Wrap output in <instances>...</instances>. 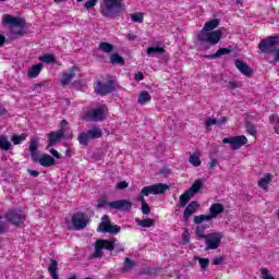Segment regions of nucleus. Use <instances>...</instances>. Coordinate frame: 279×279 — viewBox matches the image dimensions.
Returning <instances> with one entry per match:
<instances>
[{
  "mask_svg": "<svg viewBox=\"0 0 279 279\" xmlns=\"http://www.w3.org/2000/svg\"><path fill=\"white\" fill-rule=\"evenodd\" d=\"M219 23V19H214L205 23L203 29L198 34V40L201 43L202 49L208 50L210 49V47L217 45L221 40V36H223V33L221 32V29H217Z\"/></svg>",
  "mask_w": 279,
  "mask_h": 279,
  "instance_id": "f257e3e1",
  "label": "nucleus"
},
{
  "mask_svg": "<svg viewBox=\"0 0 279 279\" xmlns=\"http://www.w3.org/2000/svg\"><path fill=\"white\" fill-rule=\"evenodd\" d=\"M125 12L124 0H102L100 5V14L106 19H120Z\"/></svg>",
  "mask_w": 279,
  "mask_h": 279,
  "instance_id": "f03ea898",
  "label": "nucleus"
},
{
  "mask_svg": "<svg viewBox=\"0 0 279 279\" xmlns=\"http://www.w3.org/2000/svg\"><path fill=\"white\" fill-rule=\"evenodd\" d=\"M28 150L33 162L40 163L41 167H53L56 166V159L51 155H39L38 153V138L29 142Z\"/></svg>",
  "mask_w": 279,
  "mask_h": 279,
  "instance_id": "7ed1b4c3",
  "label": "nucleus"
},
{
  "mask_svg": "<svg viewBox=\"0 0 279 279\" xmlns=\"http://www.w3.org/2000/svg\"><path fill=\"white\" fill-rule=\"evenodd\" d=\"M3 25H9L11 34L23 36L25 34V20L12 16L10 14L4 15L2 21Z\"/></svg>",
  "mask_w": 279,
  "mask_h": 279,
  "instance_id": "20e7f679",
  "label": "nucleus"
},
{
  "mask_svg": "<svg viewBox=\"0 0 279 279\" xmlns=\"http://www.w3.org/2000/svg\"><path fill=\"white\" fill-rule=\"evenodd\" d=\"M202 189H204V182H202L201 179H197L191 187L180 196L179 204L181 208H186V204H189Z\"/></svg>",
  "mask_w": 279,
  "mask_h": 279,
  "instance_id": "39448f33",
  "label": "nucleus"
},
{
  "mask_svg": "<svg viewBox=\"0 0 279 279\" xmlns=\"http://www.w3.org/2000/svg\"><path fill=\"white\" fill-rule=\"evenodd\" d=\"M102 136L104 131L99 126L93 125L88 131L80 133L77 141L83 147H88V142L101 138Z\"/></svg>",
  "mask_w": 279,
  "mask_h": 279,
  "instance_id": "423d86ee",
  "label": "nucleus"
},
{
  "mask_svg": "<svg viewBox=\"0 0 279 279\" xmlns=\"http://www.w3.org/2000/svg\"><path fill=\"white\" fill-rule=\"evenodd\" d=\"M279 36H268L262 39L258 44V49L262 53L271 56L278 49Z\"/></svg>",
  "mask_w": 279,
  "mask_h": 279,
  "instance_id": "0eeeda50",
  "label": "nucleus"
},
{
  "mask_svg": "<svg viewBox=\"0 0 279 279\" xmlns=\"http://www.w3.org/2000/svg\"><path fill=\"white\" fill-rule=\"evenodd\" d=\"M72 226L68 230H84L88 226V215L84 211H77L72 215Z\"/></svg>",
  "mask_w": 279,
  "mask_h": 279,
  "instance_id": "6e6552de",
  "label": "nucleus"
},
{
  "mask_svg": "<svg viewBox=\"0 0 279 279\" xmlns=\"http://www.w3.org/2000/svg\"><path fill=\"white\" fill-rule=\"evenodd\" d=\"M118 88H121L112 78L108 80L106 84L98 81L95 86L96 95H101L102 97L106 95H110V93H114Z\"/></svg>",
  "mask_w": 279,
  "mask_h": 279,
  "instance_id": "1a4fd4ad",
  "label": "nucleus"
},
{
  "mask_svg": "<svg viewBox=\"0 0 279 279\" xmlns=\"http://www.w3.org/2000/svg\"><path fill=\"white\" fill-rule=\"evenodd\" d=\"M98 232H102L104 234H119L121 232V228L118 225H111L110 216L104 215L101 222L98 226Z\"/></svg>",
  "mask_w": 279,
  "mask_h": 279,
  "instance_id": "9d476101",
  "label": "nucleus"
},
{
  "mask_svg": "<svg viewBox=\"0 0 279 279\" xmlns=\"http://www.w3.org/2000/svg\"><path fill=\"white\" fill-rule=\"evenodd\" d=\"M170 186L166 183H157L142 189V195L149 197V195H162L169 191Z\"/></svg>",
  "mask_w": 279,
  "mask_h": 279,
  "instance_id": "9b49d317",
  "label": "nucleus"
},
{
  "mask_svg": "<svg viewBox=\"0 0 279 279\" xmlns=\"http://www.w3.org/2000/svg\"><path fill=\"white\" fill-rule=\"evenodd\" d=\"M205 250H217L221 245V239H223V234L221 232L208 233L205 238Z\"/></svg>",
  "mask_w": 279,
  "mask_h": 279,
  "instance_id": "f8f14e48",
  "label": "nucleus"
},
{
  "mask_svg": "<svg viewBox=\"0 0 279 279\" xmlns=\"http://www.w3.org/2000/svg\"><path fill=\"white\" fill-rule=\"evenodd\" d=\"M4 219L12 223V226H21L25 222V214L16 209H10L5 215Z\"/></svg>",
  "mask_w": 279,
  "mask_h": 279,
  "instance_id": "ddd939ff",
  "label": "nucleus"
},
{
  "mask_svg": "<svg viewBox=\"0 0 279 279\" xmlns=\"http://www.w3.org/2000/svg\"><path fill=\"white\" fill-rule=\"evenodd\" d=\"M225 145H231V149H241L243 145H247V137L245 135L225 137L222 140Z\"/></svg>",
  "mask_w": 279,
  "mask_h": 279,
  "instance_id": "4468645a",
  "label": "nucleus"
},
{
  "mask_svg": "<svg viewBox=\"0 0 279 279\" xmlns=\"http://www.w3.org/2000/svg\"><path fill=\"white\" fill-rule=\"evenodd\" d=\"M87 121H104L106 119V106L97 107L86 113Z\"/></svg>",
  "mask_w": 279,
  "mask_h": 279,
  "instance_id": "2eb2a0df",
  "label": "nucleus"
},
{
  "mask_svg": "<svg viewBox=\"0 0 279 279\" xmlns=\"http://www.w3.org/2000/svg\"><path fill=\"white\" fill-rule=\"evenodd\" d=\"M109 208L112 210H121L122 213H128L132 209V202L129 199H118L109 203Z\"/></svg>",
  "mask_w": 279,
  "mask_h": 279,
  "instance_id": "dca6fc26",
  "label": "nucleus"
},
{
  "mask_svg": "<svg viewBox=\"0 0 279 279\" xmlns=\"http://www.w3.org/2000/svg\"><path fill=\"white\" fill-rule=\"evenodd\" d=\"M199 210V203L197 201L191 202L183 213V223H189L191 216L195 215Z\"/></svg>",
  "mask_w": 279,
  "mask_h": 279,
  "instance_id": "f3484780",
  "label": "nucleus"
},
{
  "mask_svg": "<svg viewBox=\"0 0 279 279\" xmlns=\"http://www.w3.org/2000/svg\"><path fill=\"white\" fill-rule=\"evenodd\" d=\"M64 129H59L56 132H50L48 134V147H53L56 144L60 143L64 138Z\"/></svg>",
  "mask_w": 279,
  "mask_h": 279,
  "instance_id": "a211bd4d",
  "label": "nucleus"
},
{
  "mask_svg": "<svg viewBox=\"0 0 279 279\" xmlns=\"http://www.w3.org/2000/svg\"><path fill=\"white\" fill-rule=\"evenodd\" d=\"M225 210H226V207L223 206V204L214 203L209 207V216L211 217V219H217V217H219V215H221Z\"/></svg>",
  "mask_w": 279,
  "mask_h": 279,
  "instance_id": "6ab92c4d",
  "label": "nucleus"
},
{
  "mask_svg": "<svg viewBox=\"0 0 279 279\" xmlns=\"http://www.w3.org/2000/svg\"><path fill=\"white\" fill-rule=\"evenodd\" d=\"M136 267V262L134 259L126 257L124 258L123 266L120 268V274H131Z\"/></svg>",
  "mask_w": 279,
  "mask_h": 279,
  "instance_id": "aec40b11",
  "label": "nucleus"
},
{
  "mask_svg": "<svg viewBox=\"0 0 279 279\" xmlns=\"http://www.w3.org/2000/svg\"><path fill=\"white\" fill-rule=\"evenodd\" d=\"M235 66L240 70L242 75L250 77L252 75V68L247 65V63L243 62V60H235Z\"/></svg>",
  "mask_w": 279,
  "mask_h": 279,
  "instance_id": "412c9836",
  "label": "nucleus"
},
{
  "mask_svg": "<svg viewBox=\"0 0 279 279\" xmlns=\"http://www.w3.org/2000/svg\"><path fill=\"white\" fill-rule=\"evenodd\" d=\"M75 71H77V66H72L70 69V73H63L62 78H61V85L66 86L71 84L73 77H75Z\"/></svg>",
  "mask_w": 279,
  "mask_h": 279,
  "instance_id": "4be33fe9",
  "label": "nucleus"
},
{
  "mask_svg": "<svg viewBox=\"0 0 279 279\" xmlns=\"http://www.w3.org/2000/svg\"><path fill=\"white\" fill-rule=\"evenodd\" d=\"M230 53H232V49H230V48H220V49L217 50L216 53L206 54V56H204V58H206L208 60H215L217 58H221L222 56H230Z\"/></svg>",
  "mask_w": 279,
  "mask_h": 279,
  "instance_id": "5701e85b",
  "label": "nucleus"
},
{
  "mask_svg": "<svg viewBox=\"0 0 279 279\" xmlns=\"http://www.w3.org/2000/svg\"><path fill=\"white\" fill-rule=\"evenodd\" d=\"M48 271L52 279H59L60 276L58 275V260L50 259V264L48 266Z\"/></svg>",
  "mask_w": 279,
  "mask_h": 279,
  "instance_id": "b1692460",
  "label": "nucleus"
},
{
  "mask_svg": "<svg viewBox=\"0 0 279 279\" xmlns=\"http://www.w3.org/2000/svg\"><path fill=\"white\" fill-rule=\"evenodd\" d=\"M135 222L137 226H141V228H154V226H156V221H154L151 218H146L143 220H141V218H136Z\"/></svg>",
  "mask_w": 279,
  "mask_h": 279,
  "instance_id": "393cba45",
  "label": "nucleus"
},
{
  "mask_svg": "<svg viewBox=\"0 0 279 279\" xmlns=\"http://www.w3.org/2000/svg\"><path fill=\"white\" fill-rule=\"evenodd\" d=\"M98 243L101 244L102 250L112 252V250H114V243H117V239L113 238L111 240H98Z\"/></svg>",
  "mask_w": 279,
  "mask_h": 279,
  "instance_id": "a878e982",
  "label": "nucleus"
},
{
  "mask_svg": "<svg viewBox=\"0 0 279 279\" xmlns=\"http://www.w3.org/2000/svg\"><path fill=\"white\" fill-rule=\"evenodd\" d=\"M149 101H151V95L148 94L147 90L140 93L137 102L141 104V106H145V104H149Z\"/></svg>",
  "mask_w": 279,
  "mask_h": 279,
  "instance_id": "bb28decb",
  "label": "nucleus"
},
{
  "mask_svg": "<svg viewBox=\"0 0 279 279\" xmlns=\"http://www.w3.org/2000/svg\"><path fill=\"white\" fill-rule=\"evenodd\" d=\"M40 71H43V63H37L28 70L27 75L29 77H38V75H40Z\"/></svg>",
  "mask_w": 279,
  "mask_h": 279,
  "instance_id": "cd10ccee",
  "label": "nucleus"
},
{
  "mask_svg": "<svg viewBox=\"0 0 279 279\" xmlns=\"http://www.w3.org/2000/svg\"><path fill=\"white\" fill-rule=\"evenodd\" d=\"M208 228V225H198L195 230V235L197 241H202L206 236V229Z\"/></svg>",
  "mask_w": 279,
  "mask_h": 279,
  "instance_id": "c85d7f7f",
  "label": "nucleus"
},
{
  "mask_svg": "<svg viewBox=\"0 0 279 279\" xmlns=\"http://www.w3.org/2000/svg\"><path fill=\"white\" fill-rule=\"evenodd\" d=\"M98 49L102 51V53H112L114 51V45L101 41L98 46Z\"/></svg>",
  "mask_w": 279,
  "mask_h": 279,
  "instance_id": "c756f323",
  "label": "nucleus"
},
{
  "mask_svg": "<svg viewBox=\"0 0 279 279\" xmlns=\"http://www.w3.org/2000/svg\"><path fill=\"white\" fill-rule=\"evenodd\" d=\"M110 62L112 64H120V66H123L125 64V59L119 52H114L110 56Z\"/></svg>",
  "mask_w": 279,
  "mask_h": 279,
  "instance_id": "7c9ffc66",
  "label": "nucleus"
},
{
  "mask_svg": "<svg viewBox=\"0 0 279 279\" xmlns=\"http://www.w3.org/2000/svg\"><path fill=\"white\" fill-rule=\"evenodd\" d=\"M0 149L3 151L12 149V143H10L5 135H0Z\"/></svg>",
  "mask_w": 279,
  "mask_h": 279,
  "instance_id": "2f4dec72",
  "label": "nucleus"
},
{
  "mask_svg": "<svg viewBox=\"0 0 279 279\" xmlns=\"http://www.w3.org/2000/svg\"><path fill=\"white\" fill-rule=\"evenodd\" d=\"M104 246L100 244L99 241L95 243V251L92 254L90 258H102L104 257Z\"/></svg>",
  "mask_w": 279,
  "mask_h": 279,
  "instance_id": "473e14b6",
  "label": "nucleus"
},
{
  "mask_svg": "<svg viewBox=\"0 0 279 279\" xmlns=\"http://www.w3.org/2000/svg\"><path fill=\"white\" fill-rule=\"evenodd\" d=\"M27 133H22L21 135L19 134H13L11 136V141L13 143V145H21V143H23V141H27Z\"/></svg>",
  "mask_w": 279,
  "mask_h": 279,
  "instance_id": "72a5a7b5",
  "label": "nucleus"
},
{
  "mask_svg": "<svg viewBox=\"0 0 279 279\" xmlns=\"http://www.w3.org/2000/svg\"><path fill=\"white\" fill-rule=\"evenodd\" d=\"M204 221H213V217L210 215H199L194 217V223L196 226L204 223Z\"/></svg>",
  "mask_w": 279,
  "mask_h": 279,
  "instance_id": "f704fd0d",
  "label": "nucleus"
},
{
  "mask_svg": "<svg viewBox=\"0 0 279 279\" xmlns=\"http://www.w3.org/2000/svg\"><path fill=\"white\" fill-rule=\"evenodd\" d=\"M271 178H272L271 173H266L264 178H262L258 181V186H260L262 189H267V184L271 182Z\"/></svg>",
  "mask_w": 279,
  "mask_h": 279,
  "instance_id": "c9c22d12",
  "label": "nucleus"
},
{
  "mask_svg": "<svg viewBox=\"0 0 279 279\" xmlns=\"http://www.w3.org/2000/svg\"><path fill=\"white\" fill-rule=\"evenodd\" d=\"M40 62H45V64H56V57L53 54H44L39 57Z\"/></svg>",
  "mask_w": 279,
  "mask_h": 279,
  "instance_id": "e433bc0d",
  "label": "nucleus"
},
{
  "mask_svg": "<svg viewBox=\"0 0 279 279\" xmlns=\"http://www.w3.org/2000/svg\"><path fill=\"white\" fill-rule=\"evenodd\" d=\"M190 162L193 165V167H201L202 160L199 159V155L193 154L190 156Z\"/></svg>",
  "mask_w": 279,
  "mask_h": 279,
  "instance_id": "4c0bfd02",
  "label": "nucleus"
},
{
  "mask_svg": "<svg viewBox=\"0 0 279 279\" xmlns=\"http://www.w3.org/2000/svg\"><path fill=\"white\" fill-rule=\"evenodd\" d=\"M195 260H198L199 265H201V269L204 271L206 270V267H208V265H210V260L208 258H201L198 256L194 257Z\"/></svg>",
  "mask_w": 279,
  "mask_h": 279,
  "instance_id": "58836bf2",
  "label": "nucleus"
},
{
  "mask_svg": "<svg viewBox=\"0 0 279 279\" xmlns=\"http://www.w3.org/2000/svg\"><path fill=\"white\" fill-rule=\"evenodd\" d=\"M245 129H246V132L251 134V136H256V126L252 122L246 121Z\"/></svg>",
  "mask_w": 279,
  "mask_h": 279,
  "instance_id": "ea45409f",
  "label": "nucleus"
},
{
  "mask_svg": "<svg viewBox=\"0 0 279 279\" xmlns=\"http://www.w3.org/2000/svg\"><path fill=\"white\" fill-rule=\"evenodd\" d=\"M154 53L162 54V53H165V48H161V47H149L147 49V54L151 56Z\"/></svg>",
  "mask_w": 279,
  "mask_h": 279,
  "instance_id": "a19ab883",
  "label": "nucleus"
},
{
  "mask_svg": "<svg viewBox=\"0 0 279 279\" xmlns=\"http://www.w3.org/2000/svg\"><path fill=\"white\" fill-rule=\"evenodd\" d=\"M131 21H133V23H143L144 21L143 13L141 12L132 13Z\"/></svg>",
  "mask_w": 279,
  "mask_h": 279,
  "instance_id": "79ce46f5",
  "label": "nucleus"
},
{
  "mask_svg": "<svg viewBox=\"0 0 279 279\" xmlns=\"http://www.w3.org/2000/svg\"><path fill=\"white\" fill-rule=\"evenodd\" d=\"M110 208V203H108V201H106V198H99L98 203L96 205V208Z\"/></svg>",
  "mask_w": 279,
  "mask_h": 279,
  "instance_id": "37998d69",
  "label": "nucleus"
},
{
  "mask_svg": "<svg viewBox=\"0 0 279 279\" xmlns=\"http://www.w3.org/2000/svg\"><path fill=\"white\" fill-rule=\"evenodd\" d=\"M205 125L207 128H210L211 125H219V120L215 119V118H207L205 120Z\"/></svg>",
  "mask_w": 279,
  "mask_h": 279,
  "instance_id": "c03bdc74",
  "label": "nucleus"
},
{
  "mask_svg": "<svg viewBox=\"0 0 279 279\" xmlns=\"http://www.w3.org/2000/svg\"><path fill=\"white\" fill-rule=\"evenodd\" d=\"M159 175H162V178H169V175H171V169L169 167L161 168Z\"/></svg>",
  "mask_w": 279,
  "mask_h": 279,
  "instance_id": "a18cd8bd",
  "label": "nucleus"
},
{
  "mask_svg": "<svg viewBox=\"0 0 279 279\" xmlns=\"http://www.w3.org/2000/svg\"><path fill=\"white\" fill-rule=\"evenodd\" d=\"M183 245H189L191 243V234L189 233V230H185L182 234Z\"/></svg>",
  "mask_w": 279,
  "mask_h": 279,
  "instance_id": "49530a36",
  "label": "nucleus"
},
{
  "mask_svg": "<svg viewBox=\"0 0 279 279\" xmlns=\"http://www.w3.org/2000/svg\"><path fill=\"white\" fill-rule=\"evenodd\" d=\"M98 0H87L84 4L85 10H93L97 5Z\"/></svg>",
  "mask_w": 279,
  "mask_h": 279,
  "instance_id": "de8ad7c7",
  "label": "nucleus"
},
{
  "mask_svg": "<svg viewBox=\"0 0 279 279\" xmlns=\"http://www.w3.org/2000/svg\"><path fill=\"white\" fill-rule=\"evenodd\" d=\"M271 56H274V60L270 61V64H278L279 62V48H277Z\"/></svg>",
  "mask_w": 279,
  "mask_h": 279,
  "instance_id": "09e8293b",
  "label": "nucleus"
},
{
  "mask_svg": "<svg viewBox=\"0 0 279 279\" xmlns=\"http://www.w3.org/2000/svg\"><path fill=\"white\" fill-rule=\"evenodd\" d=\"M128 186H130V184L125 181H120L117 183L116 189H118L119 191H123V189H128Z\"/></svg>",
  "mask_w": 279,
  "mask_h": 279,
  "instance_id": "8fccbe9b",
  "label": "nucleus"
},
{
  "mask_svg": "<svg viewBox=\"0 0 279 279\" xmlns=\"http://www.w3.org/2000/svg\"><path fill=\"white\" fill-rule=\"evenodd\" d=\"M142 213L143 215H149L151 213V207H149V204L145 203L142 205Z\"/></svg>",
  "mask_w": 279,
  "mask_h": 279,
  "instance_id": "3c124183",
  "label": "nucleus"
},
{
  "mask_svg": "<svg viewBox=\"0 0 279 279\" xmlns=\"http://www.w3.org/2000/svg\"><path fill=\"white\" fill-rule=\"evenodd\" d=\"M43 86H45V83H37L32 86V90H37V93H43Z\"/></svg>",
  "mask_w": 279,
  "mask_h": 279,
  "instance_id": "603ef678",
  "label": "nucleus"
},
{
  "mask_svg": "<svg viewBox=\"0 0 279 279\" xmlns=\"http://www.w3.org/2000/svg\"><path fill=\"white\" fill-rule=\"evenodd\" d=\"M50 154H51L54 158H57V160H61V158H62V155H61L60 153H58V150H56L54 148H51V149H50Z\"/></svg>",
  "mask_w": 279,
  "mask_h": 279,
  "instance_id": "864d4df0",
  "label": "nucleus"
},
{
  "mask_svg": "<svg viewBox=\"0 0 279 279\" xmlns=\"http://www.w3.org/2000/svg\"><path fill=\"white\" fill-rule=\"evenodd\" d=\"M135 82H141L145 80V75H143V72H137L134 76Z\"/></svg>",
  "mask_w": 279,
  "mask_h": 279,
  "instance_id": "5fc2aeb1",
  "label": "nucleus"
},
{
  "mask_svg": "<svg viewBox=\"0 0 279 279\" xmlns=\"http://www.w3.org/2000/svg\"><path fill=\"white\" fill-rule=\"evenodd\" d=\"M137 202H141L142 206L144 204H147V202L145 201V194H143V191H141L140 195L137 196Z\"/></svg>",
  "mask_w": 279,
  "mask_h": 279,
  "instance_id": "6e6d98bb",
  "label": "nucleus"
},
{
  "mask_svg": "<svg viewBox=\"0 0 279 279\" xmlns=\"http://www.w3.org/2000/svg\"><path fill=\"white\" fill-rule=\"evenodd\" d=\"M217 165H219V161L217 159H211L208 165V169H214Z\"/></svg>",
  "mask_w": 279,
  "mask_h": 279,
  "instance_id": "4d7b16f0",
  "label": "nucleus"
},
{
  "mask_svg": "<svg viewBox=\"0 0 279 279\" xmlns=\"http://www.w3.org/2000/svg\"><path fill=\"white\" fill-rule=\"evenodd\" d=\"M27 171H28L29 175H32V178H38L40 175V172H38L36 170L28 169Z\"/></svg>",
  "mask_w": 279,
  "mask_h": 279,
  "instance_id": "13d9d810",
  "label": "nucleus"
},
{
  "mask_svg": "<svg viewBox=\"0 0 279 279\" xmlns=\"http://www.w3.org/2000/svg\"><path fill=\"white\" fill-rule=\"evenodd\" d=\"M213 265H223V257H216Z\"/></svg>",
  "mask_w": 279,
  "mask_h": 279,
  "instance_id": "bf43d9fd",
  "label": "nucleus"
},
{
  "mask_svg": "<svg viewBox=\"0 0 279 279\" xmlns=\"http://www.w3.org/2000/svg\"><path fill=\"white\" fill-rule=\"evenodd\" d=\"M226 123H228V117H222L221 120L218 121L219 128H221Z\"/></svg>",
  "mask_w": 279,
  "mask_h": 279,
  "instance_id": "052dcab7",
  "label": "nucleus"
},
{
  "mask_svg": "<svg viewBox=\"0 0 279 279\" xmlns=\"http://www.w3.org/2000/svg\"><path fill=\"white\" fill-rule=\"evenodd\" d=\"M94 160H101L104 158V155L101 153H96L93 155Z\"/></svg>",
  "mask_w": 279,
  "mask_h": 279,
  "instance_id": "680f3d73",
  "label": "nucleus"
},
{
  "mask_svg": "<svg viewBox=\"0 0 279 279\" xmlns=\"http://www.w3.org/2000/svg\"><path fill=\"white\" fill-rule=\"evenodd\" d=\"M7 229H5V223L3 221H0V234L5 233Z\"/></svg>",
  "mask_w": 279,
  "mask_h": 279,
  "instance_id": "e2e57ef3",
  "label": "nucleus"
},
{
  "mask_svg": "<svg viewBox=\"0 0 279 279\" xmlns=\"http://www.w3.org/2000/svg\"><path fill=\"white\" fill-rule=\"evenodd\" d=\"M126 38H128V40L134 41V40H136V35H134V34H132V33H129V34L126 35Z\"/></svg>",
  "mask_w": 279,
  "mask_h": 279,
  "instance_id": "0e129e2a",
  "label": "nucleus"
},
{
  "mask_svg": "<svg viewBox=\"0 0 279 279\" xmlns=\"http://www.w3.org/2000/svg\"><path fill=\"white\" fill-rule=\"evenodd\" d=\"M5 45V36L0 35V47H3Z\"/></svg>",
  "mask_w": 279,
  "mask_h": 279,
  "instance_id": "69168bd1",
  "label": "nucleus"
},
{
  "mask_svg": "<svg viewBox=\"0 0 279 279\" xmlns=\"http://www.w3.org/2000/svg\"><path fill=\"white\" fill-rule=\"evenodd\" d=\"M66 125H69V122L66 120H62L61 121V130H64V128H66Z\"/></svg>",
  "mask_w": 279,
  "mask_h": 279,
  "instance_id": "338daca9",
  "label": "nucleus"
},
{
  "mask_svg": "<svg viewBox=\"0 0 279 279\" xmlns=\"http://www.w3.org/2000/svg\"><path fill=\"white\" fill-rule=\"evenodd\" d=\"M238 84L236 83H234V82H229V87L230 88H238Z\"/></svg>",
  "mask_w": 279,
  "mask_h": 279,
  "instance_id": "774afa93",
  "label": "nucleus"
}]
</instances>
